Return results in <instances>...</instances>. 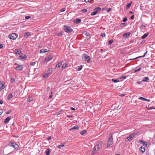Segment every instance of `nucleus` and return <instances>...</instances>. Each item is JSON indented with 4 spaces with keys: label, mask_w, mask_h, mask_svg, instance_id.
I'll use <instances>...</instances> for the list:
<instances>
[{
    "label": "nucleus",
    "mask_w": 155,
    "mask_h": 155,
    "mask_svg": "<svg viewBox=\"0 0 155 155\" xmlns=\"http://www.w3.org/2000/svg\"><path fill=\"white\" fill-rule=\"evenodd\" d=\"M8 145L12 147L16 150H19L20 149L19 146L15 142H10Z\"/></svg>",
    "instance_id": "obj_1"
},
{
    "label": "nucleus",
    "mask_w": 155,
    "mask_h": 155,
    "mask_svg": "<svg viewBox=\"0 0 155 155\" xmlns=\"http://www.w3.org/2000/svg\"><path fill=\"white\" fill-rule=\"evenodd\" d=\"M136 135H137V134L135 133H133L131 134L129 137L126 138L125 139V141L126 142L128 141H130L132 140L135 137Z\"/></svg>",
    "instance_id": "obj_2"
},
{
    "label": "nucleus",
    "mask_w": 155,
    "mask_h": 155,
    "mask_svg": "<svg viewBox=\"0 0 155 155\" xmlns=\"http://www.w3.org/2000/svg\"><path fill=\"white\" fill-rule=\"evenodd\" d=\"M64 30L67 33L71 32L73 31V29L70 27L68 25H65L64 26Z\"/></svg>",
    "instance_id": "obj_3"
},
{
    "label": "nucleus",
    "mask_w": 155,
    "mask_h": 155,
    "mask_svg": "<svg viewBox=\"0 0 155 155\" xmlns=\"http://www.w3.org/2000/svg\"><path fill=\"white\" fill-rule=\"evenodd\" d=\"M18 36L17 34L15 33H12L10 34L9 35V38L15 40Z\"/></svg>",
    "instance_id": "obj_4"
},
{
    "label": "nucleus",
    "mask_w": 155,
    "mask_h": 155,
    "mask_svg": "<svg viewBox=\"0 0 155 155\" xmlns=\"http://www.w3.org/2000/svg\"><path fill=\"white\" fill-rule=\"evenodd\" d=\"M101 8L99 7H97L94 9V11L92 12L91 14V16L94 15H96L98 12L99 11L101 10Z\"/></svg>",
    "instance_id": "obj_5"
},
{
    "label": "nucleus",
    "mask_w": 155,
    "mask_h": 155,
    "mask_svg": "<svg viewBox=\"0 0 155 155\" xmlns=\"http://www.w3.org/2000/svg\"><path fill=\"white\" fill-rule=\"evenodd\" d=\"M93 150L91 154L93 155L94 153H95L99 150L98 148V147L97 146H95L93 149Z\"/></svg>",
    "instance_id": "obj_6"
},
{
    "label": "nucleus",
    "mask_w": 155,
    "mask_h": 155,
    "mask_svg": "<svg viewBox=\"0 0 155 155\" xmlns=\"http://www.w3.org/2000/svg\"><path fill=\"white\" fill-rule=\"evenodd\" d=\"M102 142L101 141L98 143V144H96V145H95V146H97V147H98V149L99 150H100L102 148Z\"/></svg>",
    "instance_id": "obj_7"
},
{
    "label": "nucleus",
    "mask_w": 155,
    "mask_h": 155,
    "mask_svg": "<svg viewBox=\"0 0 155 155\" xmlns=\"http://www.w3.org/2000/svg\"><path fill=\"white\" fill-rule=\"evenodd\" d=\"M15 54H20L21 53V51L18 49H16L14 51Z\"/></svg>",
    "instance_id": "obj_8"
},
{
    "label": "nucleus",
    "mask_w": 155,
    "mask_h": 155,
    "mask_svg": "<svg viewBox=\"0 0 155 155\" xmlns=\"http://www.w3.org/2000/svg\"><path fill=\"white\" fill-rule=\"evenodd\" d=\"M23 68L22 65H18L15 68V69L16 70H21Z\"/></svg>",
    "instance_id": "obj_9"
},
{
    "label": "nucleus",
    "mask_w": 155,
    "mask_h": 155,
    "mask_svg": "<svg viewBox=\"0 0 155 155\" xmlns=\"http://www.w3.org/2000/svg\"><path fill=\"white\" fill-rule=\"evenodd\" d=\"M131 33L130 32H127L124 34L123 36L124 38H127L129 37V35H130Z\"/></svg>",
    "instance_id": "obj_10"
},
{
    "label": "nucleus",
    "mask_w": 155,
    "mask_h": 155,
    "mask_svg": "<svg viewBox=\"0 0 155 155\" xmlns=\"http://www.w3.org/2000/svg\"><path fill=\"white\" fill-rule=\"evenodd\" d=\"M11 117L10 116L6 118L4 121V123L6 124L8 123L9 121L11 119Z\"/></svg>",
    "instance_id": "obj_11"
},
{
    "label": "nucleus",
    "mask_w": 155,
    "mask_h": 155,
    "mask_svg": "<svg viewBox=\"0 0 155 155\" xmlns=\"http://www.w3.org/2000/svg\"><path fill=\"white\" fill-rule=\"evenodd\" d=\"M62 62L63 61H59L58 63L56 64L55 67L59 68L61 65Z\"/></svg>",
    "instance_id": "obj_12"
},
{
    "label": "nucleus",
    "mask_w": 155,
    "mask_h": 155,
    "mask_svg": "<svg viewBox=\"0 0 155 155\" xmlns=\"http://www.w3.org/2000/svg\"><path fill=\"white\" fill-rule=\"evenodd\" d=\"M139 149H140V151L142 153H143L144 152V151H145V148L143 147H140Z\"/></svg>",
    "instance_id": "obj_13"
},
{
    "label": "nucleus",
    "mask_w": 155,
    "mask_h": 155,
    "mask_svg": "<svg viewBox=\"0 0 155 155\" xmlns=\"http://www.w3.org/2000/svg\"><path fill=\"white\" fill-rule=\"evenodd\" d=\"M52 58L51 57H47L45 59V61L47 62H48V61L51 60L52 59Z\"/></svg>",
    "instance_id": "obj_14"
},
{
    "label": "nucleus",
    "mask_w": 155,
    "mask_h": 155,
    "mask_svg": "<svg viewBox=\"0 0 155 155\" xmlns=\"http://www.w3.org/2000/svg\"><path fill=\"white\" fill-rule=\"evenodd\" d=\"M113 143V141L108 140V143L107 145V147H108L112 145Z\"/></svg>",
    "instance_id": "obj_15"
},
{
    "label": "nucleus",
    "mask_w": 155,
    "mask_h": 155,
    "mask_svg": "<svg viewBox=\"0 0 155 155\" xmlns=\"http://www.w3.org/2000/svg\"><path fill=\"white\" fill-rule=\"evenodd\" d=\"M52 69L51 68H49L48 69V73H47L48 74H51L52 73Z\"/></svg>",
    "instance_id": "obj_16"
},
{
    "label": "nucleus",
    "mask_w": 155,
    "mask_h": 155,
    "mask_svg": "<svg viewBox=\"0 0 155 155\" xmlns=\"http://www.w3.org/2000/svg\"><path fill=\"white\" fill-rule=\"evenodd\" d=\"M140 142L143 144L144 146H146L147 145V143L142 140H140Z\"/></svg>",
    "instance_id": "obj_17"
},
{
    "label": "nucleus",
    "mask_w": 155,
    "mask_h": 155,
    "mask_svg": "<svg viewBox=\"0 0 155 155\" xmlns=\"http://www.w3.org/2000/svg\"><path fill=\"white\" fill-rule=\"evenodd\" d=\"M81 20L80 19L77 18L74 20V21L76 24H78L81 22Z\"/></svg>",
    "instance_id": "obj_18"
},
{
    "label": "nucleus",
    "mask_w": 155,
    "mask_h": 155,
    "mask_svg": "<svg viewBox=\"0 0 155 155\" xmlns=\"http://www.w3.org/2000/svg\"><path fill=\"white\" fill-rule=\"evenodd\" d=\"M31 35V34L29 32H27L25 34L24 36L26 38H28V36H30Z\"/></svg>",
    "instance_id": "obj_19"
},
{
    "label": "nucleus",
    "mask_w": 155,
    "mask_h": 155,
    "mask_svg": "<svg viewBox=\"0 0 155 155\" xmlns=\"http://www.w3.org/2000/svg\"><path fill=\"white\" fill-rule=\"evenodd\" d=\"M79 129V127L78 126V125H76L75 126H74L72 128L70 129H69L70 130H78Z\"/></svg>",
    "instance_id": "obj_20"
},
{
    "label": "nucleus",
    "mask_w": 155,
    "mask_h": 155,
    "mask_svg": "<svg viewBox=\"0 0 155 155\" xmlns=\"http://www.w3.org/2000/svg\"><path fill=\"white\" fill-rule=\"evenodd\" d=\"M19 57L21 58L22 60H25L27 58V56L26 55H24L23 56L22 55H20L19 56Z\"/></svg>",
    "instance_id": "obj_21"
},
{
    "label": "nucleus",
    "mask_w": 155,
    "mask_h": 155,
    "mask_svg": "<svg viewBox=\"0 0 155 155\" xmlns=\"http://www.w3.org/2000/svg\"><path fill=\"white\" fill-rule=\"evenodd\" d=\"M48 51L47 49H42L40 50V53H45L46 52H48Z\"/></svg>",
    "instance_id": "obj_22"
},
{
    "label": "nucleus",
    "mask_w": 155,
    "mask_h": 155,
    "mask_svg": "<svg viewBox=\"0 0 155 155\" xmlns=\"http://www.w3.org/2000/svg\"><path fill=\"white\" fill-rule=\"evenodd\" d=\"M128 76L129 75H127V76H126L122 75L120 77V79L124 80L126 79L127 77H128Z\"/></svg>",
    "instance_id": "obj_23"
},
{
    "label": "nucleus",
    "mask_w": 155,
    "mask_h": 155,
    "mask_svg": "<svg viewBox=\"0 0 155 155\" xmlns=\"http://www.w3.org/2000/svg\"><path fill=\"white\" fill-rule=\"evenodd\" d=\"M149 80V78L148 77H145L142 80V81L143 82H147Z\"/></svg>",
    "instance_id": "obj_24"
},
{
    "label": "nucleus",
    "mask_w": 155,
    "mask_h": 155,
    "mask_svg": "<svg viewBox=\"0 0 155 155\" xmlns=\"http://www.w3.org/2000/svg\"><path fill=\"white\" fill-rule=\"evenodd\" d=\"M87 131L85 130H84L80 132V134L82 135H84V134H85L86 133Z\"/></svg>",
    "instance_id": "obj_25"
},
{
    "label": "nucleus",
    "mask_w": 155,
    "mask_h": 155,
    "mask_svg": "<svg viewBox=\"0 0 155 155\" xmlns=\"http://www.w3.org/2000/svg\"><path fill=\"white\" fill-rule=\"evenodd\" d=\"M68 64L67 63H64L62 66V68L63 69H65L68 67Z\"/></svg>",
    "instance_id": "obj_26"
},
{
    "label": "nucleus",
    "mask_w": 155,
    "mask_h": 155,
    "mask_svg": "<svg viewBox=\"0 0 155 155\" xmlns=\"http://www.w3.org/2000/svg\"><path fill=\"white\" fill-rule=\"evenodd\" d=\"M148 33L144 34L142 36L141 38L143 39L145 38L148 36Z\"/></svg>",
    "instance_id": "obj_27"
},
{
    "label": "nucleus",
    "mask_w": 155,
    "mask_h": 155,
    "mask_svg": "<svg viewBox=\"0 0 155 155\" xmlns=\"http://www.w3.org/2000/svg\"><path fill=\"white\" fill-rule=\"evenodd\" d=\"M83 34L87 36H89L90 35V33L86 31H84L83 33Z\"/></svg>",
    "instance_id": "obj_28"
},
{
    "label": "nucleus",
    "mask_w": 155,
    "mask_h": 155,
    "mask_svg": "<svg viewBox=\"0 0 155 155\" xmlns=\"http://www.w3.org/2000/svg\"><path fill=\"white\" fill-rule=\"evenodd\" d=\"M13 97V95L12 94H9L8 96V100H10Z\"/></svg>",
    "instance_id": "obj_29"
},
{
    "label": "nucleus",
    "mask_w": 155,
    "mask_h": 155,
    "mask_svg": "<svg viewBox=\"0 0 155 155\" xmlns=\"http://www.w3.org/2000/svg\"><path fill=\"white\" fill-rule=\"evenodd\" d=\"M84 58L86 59L88 61L89 60L91 59L90 57L87 55L84 56Z\"/></svg>",
    "instance_id": "obj_30"
},
{
    "label": "nucleus",
    "mask_w": 155,
    "mask_h": 155,
    "mask_svg": "<svg viewBox=\"0 0 155 155\" xmlns=\"http://www.w3.org/2000/svg\"><path fill=\"white\" fill-rule=\"evenodd\" d=\"M64 147V144H61L58 145L57 147L58 149H61V147Z\"/></svg>",
    "instance_id": "obj_31"
},
{
    "label": "nucleus",
    "mask_w": 155,
    "mask_h": 155,
    "mask_svg": "<svg viewBox=\"0 0 155 155\" xmlns=\"http://www.w3.org/2000/svg\"><path fill=\"white\" fill-rule=\"evenodd\" d=\"M48 73H45L43 74V76L44 78H47L48 77V74H47Z\"/></svg>",
    "instance_id": "obj_32"
},
{
    "label": "nucleus",
    "mask_w": 155,
    "mask_h": 155,
    "mask_svg": "<svg viewBox=\"0 0 155 155\" xmlns=\"http://www.w3.org/2000/svg\"><path fill=\"white\" fill-rule=\"evenodd\" d=\"M112 81L114 83H116L119 82V80L117 79H115L114 78H113L112 79Z\"/></svg>",
    "instance_id": "obj_33"
},
{
    "label": "nucleus",
    "mask_w": 155,
    "mask_h": 155,
    "mask_svg": "<svg viewBox=\"0 0 155 155\" xmlns=\"http://www.w3.org/2000/svg\"><path fill=\"white\" fill-rule=\"evenodd\" d=\"M112 134L111 133L109 134L110 137L108 140L113 141V139L112 136Z\"/></svg>",
    "instance_id": "obj_34"
},
{
    "label": "nucleus",
    "mask_w": 155,
    "mask_h": 155,
    "mask_svg": "<svg viewBox=\"0 0 155 155\" xmlns=\"http://www.w3.org/2000/svg\"><path fill=\"white\" fill-rule=\"evenodd\" d=\"M33 99L31 97H28V102H31L33 101Z\"/></svg>",
    "instance_id": "obj_35"
},
{
    "label": "nucleus",
    "mask_w": 155,
    "mask_h": 155,
    "mask_svg": "<svg viewBox=\"0 0 155 155\" xmlns=\"http://www.w3.org/2000/svg\"><path fill=\"white\" fill-rule=\"evenodd\" d=\"M50 150L48 149H47L46 152V155H49L50 154Z\"/></svg>",
    "instance_id": "obj_36"
},
{
    "label": "nucleus",
    "mask_w": 155,
    "mask_h": 155,
    "mask_svg": "<svg viewBox=\"0 0 155 155\" xmlns=\"http://www.w3.org/2000/svg\"><path fill=\"white\" fill-rule=\"evenodd\" d=\"M10 81L12 83L15 82V78H11L10 80Z\"/></svg>",
    "instance_id": "obj_37"
},
{
    "label": "nucleus",
    "mask_w": 155,
    "mask_h": 155,
    "mask_svg": "<svg viewBox=\"0 0 155 155\" xmlns=\"http://www.w3.org/2000/svg\"><path fill=\"white\" fill-rule=\"evenodd\" d=\"M138 99L139 100H140L143 101H144L146 100V99L142 97H140L138 98Z\"/></svg>",
    "instance_id": "obj_38"
},
{
    "label": "nucleus",
    "mask_w": 155,
    "mask_h": 155,
    "mask_svg": "<svg viewBox=\"0 0 155 155\" xmlns=\"http://www.w3.org/2000/svg\"><path fill=\"white\" fill-rule=\"evenodd\" d=\"M113 39H111L108 42V45H110L113 42Z\"/></svg>",
    "instance_id": "obj_39"
},
{
    "label": "nucleus",
    "mask_w": 155,
    "mask_h": 155,
    "mask_svg": "<svg viewBox=\"0 0 155 155\" xmlns=\"http://www.w3.org/2000/svg\"><path fill=\"white\" fill-rule=\"evenodd\" d=\"M131 3H132L131 2H130V3H129L127 5H126L127 8H129L130 7V6L131 5Z\"/></svg>",
    "instance_id": "obj_40"
},
{
    "label": "nucleus",
    "mask_w": 155,
    "mask_h": 155,
    "mask_svg": "<svg viewBox=\"0 0 155 155\" xmlns=\"http://www.w3.org/2000/svg\"><path fill=\"white\" fill-rule=\"evenodd\" d=\"M63 35V32H61L58 33L57 35L58 36H61Z\"/></svg>",
    "instance_id": "obj_41"
},
{
    "label": "nucleus",
    "mask_w": 155,
    "mask_h": 155,
    "mask_svg": "<svg viewBox=\"0 0 155 155\" xmlns=\"http://www.w3.org/2000/svg\"><path fill=\"white\" fill-rule=\"evenodd\" d=\"M0 87H4V84H3L2 82L0 81Z\"/></svg>",
    "instance_id": "obj_42"
},
{
    "label": "nucleus",
    "mask_w": 155,
    "mask_h": 155,
    "mask_svg": "<svg viewBox=\"0 0 155 155\" xmlns=\"http://www.w3.org/2000/svg\"><path fill=\"white\" fill-rule=\"evenodd\" d=\"M141 69V68H140L138 69L135 70L134 71V72L135 73H136V72H137V71H140V70Z\"/></svg>",
    "instance_id": "obj_43"
},
{
    "label": "nucleus",
    "mask_w": 155,
    "mask_h": 155,
    "mask_svg": "<svg viewBox=\"0 0 155 155\" xmlns=\"http://www.w3.org/2000/svg\"><path fill=\"white\" fill-rule=\"evenodd\" d=\"M82 68V66L81 65L79 67H78V71H80Z\"/></svg>",
    "instance_id": "obj_44"
},
{
    "label": "nucleus",
    "mask_w": 155,
    "mask_h": 155,
    "mask_svg": "<svg viewBox=\"0 0 155 155\" xmlns=\"http://www.w3.org/2000/svg\"><path fill=\"white\" fill-rule=\"evenodd\" d=\"M126 24L125 23H122L120 24V26L121 27H123V26H126Z\"/></svg>",
    "instance_id": "obj_45"
},
{
    "label": "nucleus",
    "mask_w": 155,
    "mask_h": 155,
    "mask_svg": "<svg viewBox=\"0 0 155 155\" xmlns=\"http://www.w3.org/2000/svg\"><path fill=\"white\" fill-rule=\"evenodd\" d=\"M142 58V56H140L138 57H136V58H133V59H130V60H133L136 59H137V58Z\"/></svg>",
    "instance_id": "obj_46"
},
{
    "label": "nucleus",
    "mask_w": 155,
    "mask_h": 155,
    "mask_svg": "<svg viewBox=\"0 0 155 155\" xmlns=\"http://www.w3.org/2000/svg\"><path fill=\"white\" fill-rule=\"evenodd\" d=\"M87 11V10L85 9H83L81 11V12H83V13H85V12H86Z\"/></svg>",
    "instance_id": "obj_47"
},
{
    "label": "nucleus",
    "mask_w": 155,
    "mask_h": 155,
    "mask_svg": "<svg viewBox=\"0 0 155 155\" xmlns=\"http://www.w3.org/2000/svg\"><path fill=\"white\" fill-rule=\"evenodd\" d=\"M35 63H36V62H32L30 63V65L31 66H34L35 65Z\"/></svg>",
    "instance_id": "obj_48"
},
{
    "label": "nucleus",
    "mask_w": 155,
    "mask_h": 155,
    "mask_svg": "<svg viewBox=\"0 0 155 155\" xmlns=\"http://www.w3.org/2000/svg\"><path fill=\"white\" fill-rule=\"evenodd\" d=\"M105 34L104 33H101V35H100V36L103 37H104L105 36Z\"/></svg>",
    "instance_id": "obj_49"
},
{
    "label": "nucleus",
    "mask_w": 155,
    "mask_h": 155,
    "mask_svg": "<svg viewBox=\"0 0 155 155\" xmlns=\"http://www.w3.org/2000/svg\"><path fill=\"white\" fill-rule=\"evenodd\" d=\"M147 109L149 110H151V109H155V108L154 107H151L150 108H147Z\"/></svg>",
    "instance_id": "obj_50"
},
{
    "label": "nucleus",
    "mask_w": 155,
    "mask_h": 155,
    "mask_svg": "<svg viewBox=\"0 0 155 155\" xmlns=\"http://www.w3.org/2000/svg\"><path fill=\"white\" fill-rule=\"evenodd\" d=\"M65 10H66L65 8H63L61 10L60 12H64L65 11Z\"/></svg>",
    "instance_id": "obj_51"
},
{
    "label": "nucleus",
    "mask_w": 155,
    "mask_h": 155,
    "mask_svg": "<svg viewBox=\"0 0 155 155\" xmlns=\"http://www.w3.org/2000/svg\"><path fill=\"white\" fill-rule=\"evenodd\" d=\"M31 16H26L25 17V18L26 19H28L29 18H31Z\"/></svg>",
    "instance_id": "obj_52"
},
{
    "label": "nucleus",
    "mask_w": 155,
    "mask_h": 155,
    "mask_svg": "<svg viewBox=\"0 0 155 155\" xmlns=\"http://www.w3.org/2000/svg\"><path fill=\"white\" fill-rule=\"evenodd\" d=\"M127 18L125 17L124 18V19L123 20V21L124 22H125L127 21Z\"/></svg>",
    "instance_id": "obj_53"
},
{
    "label": "nucleus",
    "mask_w": 155,
    "mask_h": 155,
    "mask_svg": "<svg viewBox=\"0 0 155 155\" xmlns=\"http://www.w3.org/2000/svg\"><path fill=\"white\" fill-rule=\"evenodd\" d=\"M3 110L2 109L0 110V115H1L3 113Z\"/></svg>",
    "instance_id": "obj_54"
},
{
    "label": "nucleus",
    "mask_w": 155,
    "mask_h": 155,
    "mask_svg": "<svg viewBox=\"0 0 155 155\" xmlns=\"http://www.w3.org/2000/svg\"><path fill=\"white\" fill-rule=\"evenodd\" d=\"M11 112V110H8V111H7L6 113L7 114H9Z\"/></svg>",
    "instance_id": "obj_55"
},
{
    "label": "nucleus",
    "mask_w": 155,
    "mask_h": 155,
    "mask_svg": "<svg viewBox=\"0 0 155 155\" xmlns=\"http://www.w3.org/2000/svg\"><path fill=\"white\" fill-rule=\"evenodd\" d=\"M111 10V8H108L107 9V12H109Z\"/></svg>",
    "instance_id": "obj_56"
},
{
    "label": "nucleus",
    "mask_w": 155,
    "mask_h": 155,
    "mask_svg": "<svg viewBox=\"0 0 155 155\" xmlns=\"http://www.w3.org/2000/svg\"><path fill=\"white\" fill-rule=\"evenodd\" d=\"M3 47V44H0V49L2 48Z\"/></svg>",
    "instance_id": "obj_57"
},
{
    "label": "nucleus",
    "mask_w": 155,
    "mask_h": 155,
    "mask_svg": "<svg viewBox=\"0 0 155 155\" xmlns=\"http://www.w3.org/2000/svg\"><path fill=\"white\" fill-rule=\"evenodd\" d=\"M147 51H146L144 54V55H143V56H142V58H143L145 56V55H146V54H147Z\"/></svg>",
    "instance_id": "obj_58"
},
{
    "label": "nucleus",
    "mask_w": 155,
    "mask_h": 155,
    "mask_svg": "<svg viewBox=\"0 0 155 155\" xmlns=\"http://www.w3.org/2000/svg\"><path fill=\"white\" fill-rule=\"evenodd\" d=\"M134 42V40H132L130 41V43H133Z\"/></svg>",
    "instance_id": "obj_59"
},
{
    "label": "nucleus",
    "mask_w": 155,
    "mask_h": 155,
    "mask_svg": "<svg viewBox=\"0 0 155 155\" xmlns=\"http://www.w3.org/2000/svg\"><path fill=\"white\" fill-rule=\"evenodd\" d=\"M51 136H49L48 137V138H47V139L48 140H50L51 139Z\"/></svg>",
    "instance_id": "obj_60"
},
{
    "label": "nucleus",
    "mask_w": 155,
    "mask_h": 155,
    "mask_svg": "<svg viewBox=\"0 0 155 155\" xmlns=\"http://www.w3.org/2000/svg\"><path fill=\"white\" fill-rule=\"evenodd\" d=\"M3 103V101L2 100H0V104H2Z\"/></svg>",
    "instance_id": "obj_61"
},
{
    "label": "nucleus",
    "mask_w": 155,
    "mask_h": 155,
    "mask_svg": "<svg viewBox=\"0 0 155 155\" xmlns=\"http://www.w3.org/2000/svg\"><path fill=\"white\" fill-rule=\"evenodd\" d=\"M66 117H73V116H70V115H67L66 116Z\"/></svg>",
    "instance_id": "obj_62"
},
{
    "label": "nucleus",
    "mask_w": 155,
    "mask_h": 155,
    "mask_svg": "<svg viewBox=\"0 0 155 155\" xmlns=\"http://www.w3.org/2000/svg\"><path fill=\"white\" fill-rule=\"evenodd\" d=\"M134 15H132L131 17H130V18L131 19H134Z\"/></svg>",
    "instance_id": "obj_63"
},
{
    "label": "nucleus",
    "mask_w": 155,
    "mask_h": 155,
    "mask_svg": "<svg viewBox=\"0 0 155 155\" xmlns=\"http://www.w3.org/2000/svg\"><path fill=\"white\" fill-rule=\"evenodd\" d=\"M71 109L72 110H75V109L73 107H71Z\"/></svg>",
    "instance_id": "obj_64"
}]
</instances>
